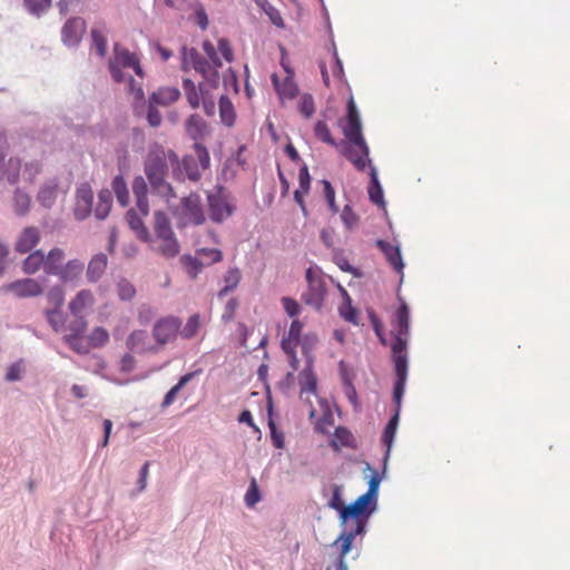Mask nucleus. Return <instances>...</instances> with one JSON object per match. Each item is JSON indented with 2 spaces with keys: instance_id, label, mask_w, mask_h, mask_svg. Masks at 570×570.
<instances>
[{
  "instance_id": "1",
  "label": "nucleus",
  "mask_w": 570,
  "mask_h": 570,
  "mask_svg": "<svg viewBox=\"0 0 570 570\" xmlns=\"http://www.w3.org/2000/svg\"><path fill=\"white\" fill-rule=\"evenodd\" d=\"M181 67L185 71L194 70L203 80L196 85L191 79L183 81V89L189 106L193 109L203 107L207 116L216 111L215 91L219 86V73L215 68H209L202 55L195 48H183Z\"/></svg>"
},
{
  "instance_id": "2",
  "label": "nucleus",
  "mask_w": 570,
  "mask_h": 570,
  "mask_svg": "<svg viewBox=\"0 0 570 570\" xmlns=\"http://www.w3.org/2000/svg\"><path fill=\"white\" fill-rule=\"evenodd\" d=\"M345 140L340 144L343 155L354 167L363 171L370 169L372 160L370 159V148L362 134V124L360 111L353 97L348 98L346 116L340 119Z\"/></svg>"
},
{
  "instance_id": "3",
  "label": "nucleus",
  "mask_w": 570,
  "mask_h": 570,
  "mask_svg": "<svg viewBox=\"0 0 570 570\" xmlns=\"http://www.w3.org/2000/svg\"><path fill=\"white\" fill-rule=\"evenodd\" d=\"M394 341L391 344L393 361L396 373V401L404 394V386L407 376L406 344L410 333V309L404 299L397 307L392 320Z\"/></svg>"
},
{
  "instance_id": "4",
  "label": "nucleus",
  "mask_w": 570,
  "mask_h": 570,
  "mask_svg": "<svg viewBox=\"0 0 570 570\" xmlns=\"http://www.w3.org/2000/svg\"><path fill=\"white\" fill-rule=\"evenodd\" d=\"M177 163V155L173 150H166L161 146H154L149 149L145 160V174L153 188L167 202L176 198L173 186L166 180L169 165Z\"/></svg>"
},
{
  "instance_id": "5",
  "label": "nucleus",
  "mask_w": 570,
  "mask_h": 570,
  "mask_svg": "<svg viewBox=\"0 0 570 570\" xmlns=\"http://www.w3.org/2000/svg\"><path fill=\"white\" fill-rule=\"evenodd\" d=\"M144 242L149 244L153 252L173 258L179 254L180 245L171 228L169 217L161 210L154 214L153 234L148 233Z\"/></svg>"
},
{
  "instance_id": "6",
  "label": "nucleus",
  "mask_w": 570,
  "mask_h": 570,
  "mask_svg": "<svg viewBox=\"0 0 570 570\" xmlns=\"http://www.w3.org/2000/svg\"><path fill=\"white\" fill-rule=\"evenodd\" d=\"M195 156L187 155L181 161L177 159L175 163L176 168H174V177L178 180L188 179L193 181H197L202 171L206 170L210 164V157L207 148L203 146L200 142L194 144Z\"/></svg>"
},
{
  "instance_id": "7",
  "label": "nucleus",
  "mask_w": 570,
  "mask_h": 570,
  "mask_svg": "<svg viewBox=\"0 0 570 570\" xmlns=\"http://www.w3.org/2000/svg\"><path fill=\"white\" fill-rule=\"evenodd\" d=\"M294 71L287 67V99L291 108L304 119H311L316 110L313 94L301 91L299 85L293 80Z\"/></svg>"
},
{
  "instance_id": "8",
  "label": "nucleus",
  "mask_w": 570,
  "mask_h": 570,
  "mask_svg": "<svg viewBox=\"0 0 570 570\" xmlns=\"http://www.w3.org/2000/svg\"><path fill=\"white\" fill-rule=\"evenodd\" d=\"M130 68L137 76L142 77V70L138 58L128 49L115 45L114 56L109 61V71L115 81L121 82L126 80L122 69Z\"/></svg>"
},
{
  "instance_id": "9",
  "label": "nucleus",
  "mask_w": 570,
  "mask_h": 570,
  "mask_svg": "<svg viewBox=\"0 0 570 570\" xmlns=\"http://www.w3.org/2000/svg\"><path fill=\"white\" fill-rule=\"evenodd\" d=\"M307 288L302 295L303 302L316 309L322 308L326 288L322 269L317 266H309L305 272Z\"/></svg>"
},
{
  "instance_id": "10",
  "label": "nucleus",
  "mask_w": 570,
  "mask_h": 570,
  "mask_svg": "<svg viewBox=\"0 0 570 570\" xmlns=\"http://www.w3.org/2000/svg\"><path fill=\"white\" fill-rule=\"evenodd\" d=\"M176 214L180 227L200 225L205 222L200 198L197 194L184 197Z\"/></svg>"
},
{
  "instance_id": "11",
  "label": "nucleus",
  "mask_w": 570,
  "mask_h": 570,
  "mask_svg": "<svg viewBox=\"0 0 570 570\" xmlns=\"http://www.w3.org/2000/svg\"><path fill=\"white\" fill-rule=\"evenodd\" d=\"M375 508L376 504H374L365 492L363 495L358 497L354 503L347 505V508L343 510V523L347 524L352 521L356 527L358 525V522H362L365 530L367 518Z\"/></svg>"
},
{
  "instance_id": "12",
  "label": "nucleus",
  "mask_w": 570,
  "mask_h": 570,
  "mask_svg": "<svg viewBox=\"0 0 570 570\" xmlns=\"http://www.w3.org/2000/svg\"><path fill=\"white\" fill-rule=\"evenodd\" d=\"M88 323L83 315L73 316L65 330L68 333L63 336L65 343L78 354H87V346H85V332L87 331Z\"/></svg>"
},
{
  "instance_id": "13",
  "label": "nucleus",
  "mask_w": 570,
  "mask_h": 570,
  "mask_svg": "<svg viewBox=\"0 0 570 570\" xmlns=\"http://www.w3.org/2000/svg\"><path fill=\"white\" fill-rule=\"evenodd\" d=\"M207 199L208 212L212 220L222 223L233 214L234 205L222 188L215 193L208 194Z\"/></svg>"
},
{
  "instance_id": "14",
  "label": "nucleus",
  "mask_w": 570,
  "mask_h": 570,
  "mask_svg": "<svg viewBox=\"0 0 570 570\" xmlns=\"http://www.w3.org/2000/svg\"><path fill=\"white\" fill-rule=\"evenodd\" d=\"M1 291L18 298H30L42 295L43 286L35 278H21L3 285Z\"/></svg>"
},
{
  "instance_id": "15",
  "label": "nucleus",
  "mask_w": 570,
  "mask_h": 570,
  "mask_svg": "<svg viewBox=\"0 0 570 570\" xmlns=\"http://www.w3.org/2000/svg\"><path fill=\"white\" fill-rule=\"evenodd\" d=\"M181 322L178 317L166 316L156 322L153 328V335L156 342L165 345L176 338Z\"/></svg>"
},
{
  "instance_id": "16",
  "label": "nucleus",
  "mask_w": 570,
  "mask_h": 570,
  "mask_svg": "<svg viewBox=\"0 0 570 570\" xmlns=\"http://www.w3.org/2000/svg\"><path fill=\"white\" fill-rule=\"evenodd\" d=\"M7 146L6 136L0 134V180H4L9 184H16L19 179L21 161L16 157H11L6 160L2 149L7 148Z\"/></svg>"
},
{
  "instance_id": "17",
  "label": "nucleus",
  "mask_w": 570,
  "mask_h": 570,
  "mask_svg": "<svg viewBox=\"0 0 570 570\" xmlns=\"http://www.w3.org/2000/svg\"><path fill=\"white\" fill-rule=\"evenodd\" d=\"M86 30V22L81 18H71L62 27V41L68 46H76L80 42Z\"/></svg>"
},
{
  "instance_id": "18",
  "label": "nucleus",
  "mask_w": 570,
  "mask_h": 570,
  "mask_svg": "<svg viewBox=\"0 0 570 570\" xmlns=\"http://www.w3.org/2000/svg\"><path fill=\"white\" fill-rule=\"evenodd\" d=\"M40 242V230L35 226L22 229L14 243V250L19 254L31 252Z\"/></svg>"
},
{
  "instance_id": "19",
  "label": "nucleus",
  "mask_w": 570,
  "mask_h": 570,
  "mask_svg": "<svg viewBox=\"0 0 570 570\" xmlns=\"http://www.w3.org/2000/svg\"><path fill=\"white\" fill-rule=\"evenodd\" d=\"M92 206V191L89 185L83 184L77 189L75 216L77 219L82 220L87 218L91 212Z\"/></svg>"
},
{
  "instance_id": "20",
  "label": "nucleus",
  "mask_w": 570,
  "mask_h": 570,
  "mask_svg": "<svg viewBox=\"0 0 570 570\" xmlns=\"http://www.w3.org/2000/svg\"><path fill=\"white\" fill-rule=\"evenodd\" d=\"M393 396H394V401L396 403V411L391 416V419L387 421V423L385 425V429L383 430L382 436H381L382 443L384 445H386V455H389V453L391 452V448L393 445V441H394L395 435H396L397 424H399V419H400V411H401V402H402V397H403V395H402L400 401H397V399H396V385L394 386Z\"/></svg>"
},
{
  "instance_id": "21",
  "label": "nucleus",
  "mask_w": 570,
  "mask_h": 570,
  "mask_svg": "<svg viewBox=\"0 0 570 570\" xmlns=\"http://www.w3.org/2000/svg\"><path fill=\"white\" fill-rule=\"evenodd\" d=\"M60 194L65 195L66 190L60 188L57 179H51L42 184L38 191L37 200L41 206L51 208Z\"/></svg>"
},
{
  "instance_id": "22",
  "label": "nucleus",
  "mask_w": 570,
  "mask_h": 570,
  "mask_svg": "<svg viewBox=\"0 0 570 570\" xmlns=\"http://www.w3.org/2000/svg\"><path fill=\"white\" fill-rule=\"evenodd\" d=\"M305 323L299 321V318H294L289 325V332L287 336V343H302L304 346H313L317 341L316 335L312 333H307L302 336L303 327Z\"/></svg>"
},
{
  "instance_id": "23",
  "label": "nucleus",
  "mask_w": 570,
  "mask_h": 570,
  "mask_svg": "<svg viewBox=\"0 0 570 570\" xmlns=\"http://www.w3.org/2000/svg\"><path fill=\"white\" fill-rule=\"evenodd\" d=\"M376 245L382 250L384 256L386 257L390 265L400 273L403 274L404 263L401 256L400 247L393 244L387 243V240L379 239Z\"/></svg>"
},
{
  "instance_id": "24",
  "label": "nucleus",
  "mask_w": 570,
  "mask_h": 570,
  "mask_svg": "<svg viewBox=\"0 0 570 570\" xmlns=\"http://www.w3.org/2000/svg\"><path fill=\"white\" fill-rule=\"evenodd\" d=\"M186 131L196 144L207 135L208 126L199 115L194 114L186 120Z\"/></svg>"
},
{
  "instance_id": "25",
  "label": "nucleus",
  "mask_w": 570,
  "mask_h": 570,
  "mask_svg": "<svg viewBox=\"0 0 570 570\" xmlns=\"http://www.w3.org/2000/svg\"><path fill=\"white\" fill-rule=\"evenodd\" d=\"M147 184L141 176H138L132 181V193L136 197V206L142 216L149 213V204L147 198Z\"/></svg>"
},
{
  "instance_id": "26",
  "label": "nucleus",
  "mask_w": 570,
  "mask_h": 570,
  "mask_svg": "<svg viewBox=\"0 0 570 570\" xmlns=\"http://www.w3.org/2000/svg\"><path fill=\"white\" fill-rule=\"evenodd\" d=\"M180 97V92L177 88L174 87H165L159 88L157 91L153 92L149 101L156 106H169L176 102Z\"/></svg>"
},
{
  "instance_id": "27",
  "label": "nucleus",
  "mask_w": 570,
  "mask_h": 570,
  "mask_svg": "<svg viewBox=\"0 0 570 570\" xmlns=\"http://www.w3.org/2000/svg\"><path fill=\"white\" fill-rule=\"evenodd\" d=\"M95 299L89 289L80 291L69 303V311L73 316L82 315L86 308L92 306Z\"/></svg>"
},
{
  "instance_id": "28",
  "label": "nucleus",
  "mask_w": 570,
  "mask_h": 570,
  "mask_svg": "<svg viewBox=\"0 0 570 570\" xmlns=\"http://www.w3.org/2000/svg\"><path fill=\"white\" fill-rule=\"evenodd\" d=\"M65 252L59 247H55L45 255V273L48 275H58L62 267Z\"/></svg>"
},
{
  "instance_id": "29",
  "label": "nucleus",
  "mask_w": 570,
  "mask_h": 570,
  "mask_svg": "<svg viewBox=\"0 0 570 570\" xmlns=\"http://www.w3.org/2000/svg\"><path fill=\"white\" fill-rule=\"evenodd\" d=\"M364 532V524L362 522H358V525H356L353 530L340 534L338 539L335 541V543H338L340 546V557L338 559L345 560L346 554L350 552L352 543L357 534H361Z\"/></svg>"
},
{
  "instance_id": "30",
  "label": "nucleus",
  "mask_w": 570,
  "mask_h": 570,
  "mask_svg": "<svg viewBox=\"0 0 570 570\" xmlns=\"http://www.w3.org/2000/svg\"><path fill=\"white\" fill-rule=\"evenodd\" d=\"M108 259L105 254L95 255L88 264L87 278L89 282H97L107 268Z\"/></svg>"
},
{
  "instance_id": "31",
  "label": "nucleus",
  "mask_w": 570,
  "mask_h": 570,
  "mask_svg": "<svg viewBox=\"0 0 570 570\" xmlns=\"http://www.w3.org/2000/svg\"><path fill=\"white\" fill-rule=\"evenodd\" d=\"M109 333L105 327L97 326L85 337V346H87V353L91 348L104 347L109 342Z\"/></svg>"
},
{
  "instance_id": "32",
  "label": "nucleus",
  "mask_w": 570,
  "mask_h": 570,
  "mask_svg": "<svg viewBox=\"0 0 570 570\" xmlns=\"http://www.w3.org/2000/svg\"><path fill=\"white\" fill-rule=\"evenodd\" d=\"M338 289L343 296V302L340 306V315L352 324H358V309L351 304V296L348 292L338 284Z\"/></svg>"
},
{
  "instance_id": "33",
  "label": "nucleus",
  "mask_w": 570,
  "mask_h": 570,
  "mask_svg": "<svg viewBox=\"0 0 570 570\" xmlns=\"http://www.w3.org/2000/svg\"><path fill=\"white\" fill-rule=\"evenodd\" d=\"M298 183L299 188L295 190L294 198L297 204L301 206L302 210L306 214V208L304 204V195H306L311 187V176L308 174V169L306 166L299 168L298 171Z\"/></svg>"
},
{
  "instance_id": "34",
  "label": "nucleus",
  "mask_w": 570,
  "mask_h": 570,
  "mask_svg": "<svg viewBox=\"0 0 570 570\" xmlns=\"http://www.w3.org/2000/svg\"><path fill=\"white\" fill-rule=\"evenodd\" d=\"M83 263L79 259L68 261L65 265H62L60 272L58 273V277L62 282H73L80 277L83 272Z\"/></svg>"
},
{
  "instance_id": "35",
  "label": "nucleus",
  "mask_w": 570,
  "mask_h": 570,
  "mask_svg": "<svg viewBox=\"0 0 570 570\" xmlns=\"http://www.w3.org/2000/svg\"><path fill=\"white\" fill-rule=\"evenodd\" d=\"M41 268L45 269V254L40 249L30 253L22 262V271L24 274L33 275Z\"/></svg>"
},
{
  "instance_id": "36",
  "label": "nucleus",
  "mask_w": 570,
  "mask_h": 570,
  "mask_svg": "<svg viewBox=\"0 0 570 570\" xmlns=\"http://www.w3.org/2000/svg\"><path fill=\"white\" fill-rule=\"evenodd\" d=\"M370 177H371V181H370V186L367 189L370 199L373 204L383 206L384 205L383 189H382V185L380 184L377 170L374 166H370Z\"/></svg>"
},
{
  "instance_id": "37",
  "label": "nucleus",
  "mask_w": 570,
  "mask_h": 570,
  "mask_svg": "<svg viewBox=\"0 0 570 570\" xmlns=\"http://www.w3.org/2000/svg\"><path fill=\"white\" fill-rule=\"evenodd\" d=\"M219 116L220 120L227 127H232L236 119V114L230 99L227 96L219 98Z\"/></svg>"
},
{
  "instance_id": "38",
  "label": "nucleus",
  "mask_w": 570,
  "mask_h": 570,
  "mask_svg": "<svg viewBox=\"0 0 570 570\" xmlns=\"http://www.w3.org/2000/svg\"><path fill=\"white\" fill-rule=\"evenodd\" d=\"M299 384H301V399L305 400L306 402H311L309 401L311 395H315V392H316V377L311 372L303 373V374H301V377H299Z\"/></svg>"
},
{
  "instance_id": "39",
  "label": "nucleus",
  "mask_w": 570,
  "mask_h": 570,
  "mask_svg": "<svg viewBox=\"0 0 570 570\" xmlns=\"http://www.w3.org/2000/svg\"><path fill=\"white\" fill-rule=\"evenodd\" d=\"M147 332L137 330L134 331L127 338V347L132 352H145L147 351Z\"/></svg>"
},
{
  "instance_id": "40",
  "label": "nucleus",
  "mask_w": 570,
  "mask_h": 570,
  "mask_svg": "<svg viewBox=\"0 0 570 570\" xmlns=\"http://www.w3.org/2000/svg\"><path fill=\"white\" fill-rule=\"evenodd\" d=\"M111 186L118 203L124 207L127 206L129 204V191L124 177L116 176L112 180Z\"/></svg>"
},
{
  "instance_id": "41",
  "label": "nucleus",
  "mask_w": 570,
  "mask_h": 570,
  "mask_svg": "<svg viewBox=\"0 0 570 570\" xmlns=\"http://www.w3.org/2000/svg\"><path fill=\"white\" fill-rule=\"evenodd\" d=\"M99 200L95 208V216L98 219H105L111 208V194L109 190H101L98 196Z\"/></svg>"
},
{
  "instance_id": "42",
  "label": "nucleus",
  "mask_w": 570,
  "mask_h": 570,
  "mask_svg": "<svg viewBox=\"0 0 570 570\" xmlns=\"http://www.w3.org/2000/svg\"><path fill=\"white\" fill-rule=\"evenodd\" d=\"M194 377V373H187L183 375L178 383L174 385L165 395L163 401V407H167L174 403L178 392Z\"/></svg>"
},
{
  "instance_id": "43",
  "label": "nucleus",
  "mask_w": 570,
  "mask_h": 570,
  "mask_svg": "<svg viewBox=\"0 0 570 570\" xmlns=\"http://www.w3.org/2000/svg\"><path fill=\"white\" fill-rule=\"evenodd\" d=\"M127 222L129 226L137 232L140 239H145V237L148 236V229L145 227L141 217L138 216V214L130 209L127 212L126 215Z\"/></svg>"
},
{
  "instance_id": "44",
  "label": "nucleus",
  "mask_w": 570,
  "mask_h": 570,
  "mask_svg": "<svg viewBox=\"0 0 570 570\" xmlns=\"http://www.w3.org/2000/svg\"><path fill=\"white\" fill-rule=\"evenodd\" d=\"M92 48L98 56L105 57L107 53V38L105 32L98 28L91 30Z\"/></svg>"
},
{
  "instance_id": "45",
  "label": "nucleus",
  "mask_w": 570,
  "mask_h": 570,
  "mask_svg": "<svg viewBox=\"0 0 570 570\" xmlns=\"http://www.w3.org/2000/svg\"><path fill=\"white\" fill-rule=\"evenodd\" d=\"M240 281V272L237 268H232L227 271L224 282L225 286L219 291L218 296L222 297L228 292L233 291L237 287L238 283Z\"/></svg>"
},
{
  "instance_id": "46",
  "label": "nucleus",
  "mask_w": 570,
  "mask_h": 570,
  "mask_svg": "<svg viewBox=\"0 0 570 570\" xmlns=\"http://www.w3.org/2000/svg\"><path fill=\"white\" fill-rule=\"evenodd\" d=\"M200 328V317L198 314L191 315L185 326L178 333L183 338L190 340L193 338Z\"/></svg>"
},
{
  "instance_id": "47",
  "label": "nucleus",
  "mask_w": 570,
  "mask_h": 570,
  "mask_svg": "<svg viewBox=\"0 0 570 570\" xmlns=\"http://www.w3.org/2000/svg\"><path fill=\"white\" fill-rule=\"evenodd\" d=\"M13 205L17 215L23 216L29 212L30 208V197L28 194L17 189L13 196Z\"/></svg>"
},
{
  "instance_id": "48",
  "label": "nucleus",
  "mask_w": 570,
  "mask_h": 570,
  "mask_svg": "<svg viewBox=\"0 0 570 570\" xmlns=\"http://www.w3.org/2000/svg\"><path fill=\"white\" fill-rule=\"evenodd\" d=\"M180 263L183 264V266L185 267L187 274L191 278H196V276L202 271L203 265H204L197 257H193L190 255L181 256L180 257Z\"/></svg>"
},
{
  "instance_id": "49",
  "label": "nucleus",
  "mask_w": 570,
  "mask_h": 570,
  "mask_svg": "<svg viewBox=\"0 0 570 570\" xmlns=\"http://www.w3.org/2000/svg\"><path fill=\"white\" fill-rule=\"evenodd\" d=\"M203 49L208 60H206L204 57L203 59L208 63L209 68H215V70L218 71V68L222 67V60L214 45L210 41H204Z\"/></svg>"
},
{
  "instance_id": "50",
  "label": "nucleus",
  "mask_w": 570,
  "mask_h": 570,
  "mask_svg": "<svg viewBox=\"0 0 570 570\" xmlns=\"http://www.w3.org/2000/svg\"><path fill=\"white\" fill-rule=\"evenodd\" d=\"M314 134L318 140L326 142L328 145H332V146H338L336 140L333 138L326 122L317 121L314 125Z\"/></svg>"
},
{
  "instance_id": "51",
  "label": "nucleus",
  "mask_w": 570,
  "mask_h": 570,
  "mask_svg": "<svg viewBox=\"0 0 570 570\" xmlns=\"http://www.w3.org/2000/svg\"><path fill=\"white\" fill-rule=\"evenodd\" d=\"M46 317L55 332H61L65 330V317L60 308L47 309Z\"/></svg>"
},
{
  "instance_id": "52",
  "label": "nucleus",
  "mask_w": 570,
  "mask_h": 570,
  "mask_svg": "<svg viewBox=\"0 0 570 570\" xmlns=\"http://www.w3.org/2000/svg\"><path fill=\"white\" fill-rule=\"evenodd\" d=\"M261 492L256 479H252L245 493L244 501L247 508H254L261 501Z\"/></svg>"
},
{
  "instance_id": "53",
  "label": "nucleus",
  "mask_w": 570,
  "mask_h": 570,
  "mask_svg": "<svg viewBox=\"0 0 570 570\" xmlns=\"http://www.w3.org/2000/svg\"><path fill=\"white\" fill-rule=\"evenodd\" d=\"M328 507L337 510L340 513V518L342 522L344 523V509L347 508V505H344V500L342 498V488L338 485L333 487V495L331 500L328 501Z\"/></svg>"
},
{
  "instance_id": "54",
  "label": "nucleus",
  "mask_w": 570,
  "mask_h": 570,
  "mask_svg": "<svg viewBox=\"0 0 570 570\" xmlns=\"http://www.w3.org/2000/svg\"><path fill=\"white\" fill-rule=\"evenodd\" d=\"M256 3L264 10V12L269 17L271 21L277 26L283 27V18L281 16V12L271 6L267 0H255Z\"/></svg>"
},
{
  "instance_id": "55",
  "label": "nucleus",
  "mask_w": 570,
  "mask_h": 570,
  "mask_svg": "<svg viewBox=\"0 0 570 570\" xmlns=\"http://www.w3.org/2000/svg\"><path fill=\"white\" fill-rule=\"evenodd\" d=\"M47 301L51 305V309L61 308L65 302V293L62 288L55 286L47 293Z\"/></svg>"
},
{
  "instance_id": "56",
  "label": "nucleus",
  "mask_w": 570,
  "mask_h": 570,
  "mask_svg": "<svg viewBox=\"0 0 570 570\" xmlns=\"http://www.w3.org/2000/svg\"><path fill=\"white\" fill-rule=\"evenodd\" d=\"M268 426L271 430V436L274 445L278 449H282L284 446V438L283 432L278 431L276 428V424L272 417V406L268 407Z\"/></svg>"
},
{
  "instance_id": "57",
  "label": "nucleus",
  "mask_w": 570,
  "mask_h": 570,
  "mask_svg": "<svg viewBox=\"0 0 570 570\" xmlns=\"http://www.w3.org/2000/svg\"><path fill=\"white\" fill-rule=\"evenodd\" d=\"M117 292L122 301H130L136 295V289L134 285L126 279H121L118 282Z\"/></svg>"
},
{
  "instance_id": "58",
  "label": "nucleus",
  "mask_w": 570,
  "mask_h": 570,
  "mask_svg": "<svg viewBox=\"0 0 570 570\" xmlns=\"http://www.w3.org/2000/svg\"><path fill=\"white\" fill-rule=\"evenodd\" d=\"M128 90L132 95L135 107H137L138 104L144 102L145 95L141 87V82H137L130 77L128 82Z\"/></svg>"
},
{
  "instance_id": "59",
  "label": "nucleus",
  "mask_w": 570,
  "mask_h": 570,
  "mask_svg": "<svg viewBox=\"0 0 570 570\" xmlns=\"http://www.w3.org/2000/svg\"><path fill=\"white\" fill-rule=\"evenodd\" d=\"M50 0H24L27 9L35 14H40L50 7Z\"/></svg>"
},
{
  "instance_id": "60",
  "label": "nucleus",
  "mask_w": 570,
  "mask_h": 570,
  "mask_svg": "<svg viewBox=\"0 0 570 570\" xmlns=\"http://www.w3.org/2000/svg\"><path fill=\"white\" fill-rule=\"evenodd\" d=\"M197 254L206 258L207 264L218 263L223 258L222 252L216 248H199Z\"/></svg>"
},
{
  "instance_id": "61",
  "label": "nucleus",
  "mask_w": 570,
  "mask_h": 570,
  "mask_svg": "<svg viewBox=\"0 0 570 570\" xmlns=\"http://www.w3.org/2000/svg\"><path fill=\"white\" fill-rule=\"evenodd\" d=\"M381 483V478L379 476L377 472H373L371 480L368 482V489L365 492L367 497L373 501L374 504H376L377 499V492Z\"/></svg>"
},
{
  "instance_id": "62",
  "label": "nucleus",
  "mask_w": 570,
  "mask_h": 570,
  "mask_svg": "<svg viewBox=\"0 0 570 570\" xmlns=\"http://www.w3.org/2000/svg\"><path fill=\"white\" fill-rule=\"evenodd\" d=\"M331 66L333 78L336 80H342L344 77V66L337 56L336 49H334L333 56L331 58Z\"/></svg>"
},
{
  "instance_id": "63",
  "label": "nucleus",
  "mask_w": 570,
  "mask_h": 570,
  "mask_svg": "<svg viewBox=\"0 0 570 570\" xmlns=\"http://www.w3.org/2000/svg\"><path fill=\"white\" fill-rule=\"evenodd\" d=\"M156 105L151 104L149 101V107H148V111H147V121L148 124L151 126V127H158L161 122V115L160 112L156 109L155 107Z\"/></svg>"
},
{
  "instance_id": "64",
  "label": "nucleus",
  "mask_w": 570,
  "mask_h": 570,
  "mask_svg": "<svg viewBox=\"0 0 570 570\" xmlns=\"http://www.w3.org/2000/svg\"><path fill=\"white\" fill-rule=\"evenodd\" d=\"M218 52L227 62L233 60V50L227 39L222 38L218 40Z\"/></svg>"
}]
</instances>
